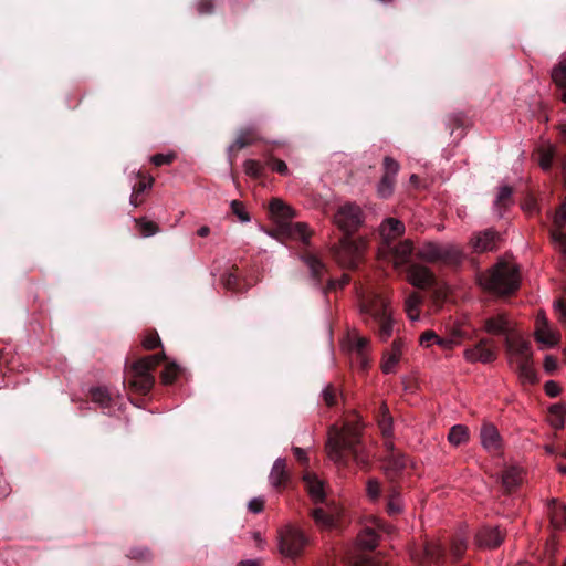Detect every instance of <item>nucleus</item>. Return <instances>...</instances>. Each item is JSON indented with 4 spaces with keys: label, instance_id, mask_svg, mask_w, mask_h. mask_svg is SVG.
Returning <instances> with one entry per match:
<instances>
[{
    "label": "nucleus",
    "instance_id": "nucleus-40",
    "mask_svg": "<svg viewBox=\"0 0 566 566\" xmlns=\"http://www.w3.org/2000/svg\"><path fill=\"white\" fill-rule=\"evenodd\" d=\"M402 509H403V503H402L400 494L397 492H392L388 497L387 512L390 515H396V514L401 513Z\"/></svg>",
    "mask_w": 566,
    "mask_h": 566
},
{
    "label": "nucleus",
    "instance_id": "nucleus-57",
    "mask_svg": "<svg viewBox=\"0 0 566 566\" xmlns=\"http://www.w3.org/2000/svg\"><path fill=\"white\" fill-rule=\"evenodd\" d=\"M248 509L254 514L262 512L264 509V500L262 497H253L248 503Z\"/></svg>",
    "mask_w": 566,
    "mask_h": 566
},
{
    "label": "nucleus",
    "instance_id": "nucleus-45",
    "mask_svg": "<svg viewBox=\"0 0 566 566\" xmlns=\"http://www.w3.org/2000/svg\"><path fill=\"white\" fill-rule=\"evenodd\" d=\"M230 208H231L232 212L238 217V219L241 222H249L250 221V216L245 211V208H244L242 202H240L238 200H232L230 202Z\"/></svg>",
    "mask_w": 566,
    "mask_h": 566
},
{
    "label": "nucleus",
    "instance_id": "nucleus-7",
    "mask_svg": "<svg viewBox=\"0 0 566 566\" xmlns=\"http://www.w3.org/2000/svg\"><path fill=\"white\" fill-rule=\"evenodd\" d=\"M366 245L367 242L364 238L353 239L350 234L344 233V237L335 248L336 258L344 266H355Z\"/></svg>",
    "mask_w": 566,
    "mask_h": 566
},
{
    "label": "nucleus",
    "instance_id": "nucleus-63",
    "mask_svg": "<svg viewBox=\"0 0 566 566\" xmlns=\"http://www.w3.org/2000/svg\"><path fill=\"white\" fill-rule=\"evenodd\" d=\"M547 327L549 326L546 315L543 312H539L536 317V327Z\"/></svg>",
    "mask_w": 566,
    "mask_h": 566
},
{
    "label": "nucleus",
    "instance_id": "nucleus-31",
    "mask_svg": "<svg viewBox=\"0 0 566 566\" xmlns=\"http://www.w3.org/2000/svg\"><path fill=\"white\" fill-rule=\"evenodd\" d=\"M469 440V430L465 426L462 424H455L453 426L448 434V441L452 446H461Z\"/></svg>",
    "mask_w": 566,
    "mask_h": 566
},
{
    "label": "nucleus",
    "instance_id": "nucleus-10",
    "mask_svg": "<svg viewBox=\"0 0 566 566\" xmlns=\"http://www.w3.org/2000/svg\"><path fill=\"white\" fill-rule=\"evenodd\" d=\"M369 524L366 525L357 536V545L364 549H374L379 539V532L390 533L391 526L381 522L378 517L371 516Z\"/></svg>",
    "mask_w": 566,
    "mask_h": 566
},
{
    "label": "nucleus",
    "instance_id": "nucleus-15",
    "mask_svg": "<svg viewBox=\"0 0 566 566\" xmlns=\"http://www.w3.org/2000/svg\"><path fill=\"white\" fill-rule=\"evenodd\" d=\"M463 333L461 329H454L449 336L440 337L433 331H426L420 336V344L424 347H430L431 343L439 345L443 349H452L459 346L462 342Z\"/></svg>",
    "mask_w": 566,
    "mask_h": 566
},
{
    "label": "nucleus",
    "instance_id": "nucleus-42",
    "mask_svg": "<svg viewBox=\"0 0 566 566\" xmlns=\"http://www.w3.org/2000/svg\"><path fill=\"white\" fill-rule=\"evenodd\" d=\"M554 151L555 150L552 145L543 146L539 149V165L542 169L547 170L551 167Z\"/></svg>",
    "mask_w": 566,
    "mask_h": 566
},
{
    "label": "nucleus",
    "instance_id": "nucleus-37",
    "mask_svg": "<svg viewBox=\"0 0 566 566\" xmlns=\"http://www.w3.org/2000/svg\"><path fill=\"white\" fill-rule=\"evenodd\" d=\"M520 378L525 382H534L536 380L535 371L532 367V359L515 364Z\"/></svg>",
    "mask_w": 566,
    "mask_h": 566
},
{
    "label": "nucleus",
    "instance_id": "nucleus-46",
    "mask_svg": "<svg viewBox=\"0 0 566 566\" xmlns=\"http://www.w3.org/2000/svg\"><path fill=\"white\" fill-rule=\"evenodd\" d=\"M552 239L555 248L566 256V233L562 232L560 230H553Z\"/></svg>",
    "mask_w": 566,
    "mask_h": 566
},
{
    "label": "nucleus",
    "instance_id": "nucleus-59",
    "mask_svg": "<svg viewBox=\"0 0 566 566\" xmlns=\"http://www.w3.org/2000/svg\"><path fill=\"white\" fill-rule=\"evenodd\" d=\"M559 391H560V388L556 381L549 380L545 384V392L547 396L556 397V396H558Z\"/></svg>",
    "mask_w": 566,
    "mask_h": 566
},
{
    "label": "nucleus",
    "instance_id": "nucleus-33",
    "mask_svg": "<svg viewBox=\"0 0 566 566\" xmlns=\"http://www.w3.org/2000/svg\"><path fill=\"white\" fill-rule=\"evenodd\" d=\"M548 421L549 424L555 429H562L565 423V406L553 405L548 409Z\"/></svg>",
    "mask_w": 566,
    "mask_h": 566
},
{
    "label": "nucleus",
    "instance_id": "nucleus-14",
    "mask_svg": "<svg viewBox=\"0 0 566 566\" xmlns=\"http://www.w3.org/2000/svg\"><path fill=\"white\" fill-rule=\"evenodd\" d=\"M346 346L352 355H355L361 369L368 366L369 339L354 331L347 335Z\"/></svg>",
    "mask_w": 566,
    "mask_h": 566
},
{
    "label": "nucleus",
    "instance_id": "nucleus-12",
    "mask_svg": "<svg viewBox=\"0 0 566 566\" xmlns=\"http://www.w3.org/2000/svg\"><path fill=\"white\" fill-rule=\"evenodd\" d=\"M400 165L397 160L391 157H385L384 159V176L381 177L377 186V195L382 198H389L395 188V179L399 172Z\"/></svg>",
    "mask_w": 566,
    "mask_h": 566
},
{
    "label": "nucleus",
    "instance_id": "nucleus-16",
    "mask_svg": "<svg viewBox=\"0 0 566 566\" xmlns=\"http://www.w3.org/2000/svg\"><path fill=\"white\" fill-rule=\"evenodd\" d=\"M483 331L491 335L504 336L514 334V323L505 313H496L484 319Z\"/></svg>",
    "mask_w": 566,
    "mask_h": 566
},
{
    "label": "nucleus",
    "instance_id": "nucleus-29",
    "mask_svg": "<svg viewBox=\"0 0 566 566\" xmlns=\"http://www.w3.org/2000/svg\"><path fill=\"white\" fill-rule=\"evenodd\" d=\"M254 130L252 128L242 129L239 132L235 140L229 147V151L240 150L255 143Z\"/></svg>",
    "mask_w": 566,
    "mask_h": 566
},
{
    "label": "nucleus",
    "instance_id": "nucleus-28",
    "mask_svg": "<svg viewBox=\"0 0 566 566\" xmlns=\"http://www.w3.org/2000/svg\"><path fill=\"white\" fill-rule=\"evenodd\" d=\"M524 471L518 467H510L503 471L502 482L506 490L511 491L522 483Z\"/></svg>",
    "mask_w": 566,
    "mask_h": 566
},
{
    "label": "nucleus",
    "instance_id": "nucleus-56",
    "mask_svg": "<svg viewBox=\"0 0 566 566\" xmlns=\"http://www.w3.org/2000/svg\"><path fill=\"white\" fill-rule=\"evenodd\" d=\"M160 339L156 333L147 334L143 339V346L146 349H154L159 346Z\"/></svg>",
    "mask_w": 566,
    "mask_h": 566
},
{
    "label": "nucleus",
    "instance_id": "nucleus-48",
    "mask_svg": "<svg viewBox=\"0 0 566 566\" xmlns=\"http://www.w3.org/2000/svg\"><path fill=\"white\" fill-rule=\"evenodd\" d=\"M244 172L251 177H259L262 171L261 165L253 159H248L243 164Z\"/></svg>",
    "mask_w": 566,
    "mask_h": 566
},
{
    "label": "nucleus",
    "instance_id": "nucleus-55",
    "mask_svg": "<svg viewBox=\"0 0 566 566\" xmlns=\"http://www.w3.org/2000/svg\"><path fill=\"white\" fill-rule=\"evenodd\" d=\"M174 154H156L150 157V161L155 166L169 165L174 160Z\"/></svg>",
    "mask_w": 566,
    "mask_h": 566
},
{
    "label": "nucleus",
    "instance_id": "nucleus-51",
    "mask_svg": "<svg viewBox=\"0 0 566 566\" xmlns=\"http://www.w3.org/2000/svg\"><path fill=\"white\" fill-rule=\"evenodd\" d=\"M322 397L327 406H333L336 402L337 390L333 386L327 385L322 391Z\"/></svg>",
    "mask_w": 566,
    "mask_h": 566
},
{
    "label": "nucleus",
    "instance_id": "nucleus-18",
    "mask_svg": "<svg viewBox=\"0 0 566 566\" xmlns=\"http://www.w3.org/2000/svg\"><path fill=\"white\" fill-rule=\"evenodd\" d=\"M412 251L413 242L409 239H406L394 247L390 244L389 249H385V254H380V256L385 258L387 254H390L394 266L400 268L408 263Z\"/></svg>",
    "mask_w": 566,
    "mask_h": 566
},
{
    "label": "nucleus",
    "instance_id": "nucleus-62",
    "mask_svg": "<svg viewBox=\"0 0 566 566\" xmlns=\"http://www.w3.org/2000/svg\"><path fill=\"white\" fill-rule=\"evenodd\" d=\"M252 537H253V541H254L256 547L260 548V549H263L264 545H265V541L262 537L261 533L260 532H254L252 534Z\"/></svg>",
    "mask_w": 566,
    "mask_h": 566
},
{
    "label": "nucleus",
    "instance_id": "nucleus-52",
    "mask_svg": "<svg viewBox=\"0 0 566 566\" xmlns=\"http://www.w3.org/2000/svg\"><path fill=\"white\" fill-rule=\"evenodd\" d=\"M92 398L94 401L101 403L102 406H107L111 400L107 390L102 389V388L93 389Z\"/></svg>",
    "mask_w": 566,
    "mask_h": 566
},
{
    "label": "nucleus",
    "instance_id": "nucleus-53",
    "mask_svg": "<svg viewBox=\"0 0 566 566\" xmlns=\"http://www.w3.org/2000/svg\"><path fill=\"white\" fill-rule=\"evenodd\" d=\"M268 165L272 170L279 172L280 175L286 176L289 174L287 165L281 159L272 158L269 160Z\"/></svg>",
    "mask_w": 566,
    "mask_h": 566
},
{
    "label": "nucleus",
    "instance_id": "nucleus-60",
    "mask_svg": "<svg viewBox=\"0 0 566 566\" xmlns=\"http://www.w3.org/2000/svg\"><path fill=\"white\" fill-rule=\"evenodd\" d=\"M557 368V361L554 357L552 356H546L545 359H544V369L547 371V373H552L554 371L555 369Z\"/></svg>",
    "mask_w": 566,
    "mask_h": 566
},
{
    "label": "nucleus",
    "instance_id": "nucleus-6",
    "mask_svg": "<svg viewBox=\"0 0 566 566\" xmlns=\"http://www.w3.org/2000/svg\"><path fill=\"white\" fill-rule=\"evenodd\" d=\"M417 256L426 262L458 263L462 258V251L452 243L439 244L434 242L424 243L417 252Z\"/></svg>",
    "mask_w": 566,
    "mask_h": 566
},
{
    "label": "nucleus",
    "instance_id": "nucleus-34",
    "mask_svg": "<svg viewBox=\"0 0 566 566\" xmlns=\"http://www.w3.org/2000/svg\"><path fill=\"white\" fill-rule=\"evenodd\" d=\"M512 193H513V190L511 187H509V186L500 187L499 192L495 198V201H494V207H495V209L499 210L500 213H501L502 209H504L513 203Z\"/></svg>",
    "mask_w": 566,
    "mask_h": 566
},
{
    "label": "nucleus",
    "instance_id": "nucleus-44",
    "mask_svg": "<svg viewBox=\"0 0 566 566\" xmlns=\"http://www.w3.org/2000/svg\"><path fill=\"white\" fill-rule=\"evenodd\" d=\"M305 263L307 264L314 279H318L324 272V265L321 263L318 259H316L313 255L306 256Z\"/></svg>",
    "mask_w": 566,
    "mask_h": 566
},
{
    "label": "nucleus",
    "instance_id": "nucleus-26",
    "mask_svg": "<svg viewBox=\"0 0 566 566\" xmlns=\"http://www.w3.org/2000/svg\"><path fill=\"white\" fill-rule=\"evenodd\" d=\"M307 492L314 503H322L325 500L324 484L313 473L304 475Z\"/></svg>",
    "mask_w": 566,
    "mask_h": 566
},
{
    "label": "nucleus",
    "instance_id": "nucleus-24",
    "mask_svg": "<svg viewBox=\"0 0 566 566\" xmlns=\"http://www.w3.org/2000/svg\"><path fill=\"white\" fill-rule=\"evenodd\" d=\"M402 348L403 343L398 339L392 343L391 348L385 354L381 364V369L385 374H392L396 371V368L402 357Z\"/></svg>",
    "mask_w": 566,
    "mask_h": 566
},
{
    "label": "nucleus",
    "instance_id": "nucleus-9",
    "mask_svg": "<svg viewBox=\"0 0 566 566\" xmlns=\"http://www.w3.org/2000/svg\"><path fill=\"white\" fill-rule=\"evenodd\" d=\"M463 358L470 364H491L497 358L496 346L490 338H482L464 349Z\"/></svg>",
    "mask_w": 566,
    "mask_h": 566
},
{
    "label": "nucleus",
    "instance_id": "nucleus-8",
    "mask_svg": "<svg viewBox=\"0 0 566 566\" xmlns=\"http://www.w3.org/2000/svg\"><path fill=\"white\" fill-rule=\"evenodd\" d=\"M363 222V211L355 203L348 202L340 206L334 216V223L346 234L357 231Z\"/></svg>",
    "mask_w": 566,
    "mask_h": 566
},
{
    "label": "nucleus",
    "instance_id": "nucleus-43",
    "mask_svg": "<svg viewBox=\"0 0 566 566\" xmlns=\"http://www.w3.org/2000/svg\"><path fill=\"white\" fill-rule=\"evenodd\" d=\"M443 552L444 548L440 542H430L424 547L426 556L432 560H438Z\"/></svg>",
    "mask_w": 566,
    "mask_h": 566
},
{
    "label": "nucleus",
    "instance_id": "nucleus-64",
    "mask_svg": "<svg viewBox=\"0 0 566 566\" xmlns=\"http://www.w3.org/2000/svg\"><path fill=\"white\" fill-rule=\"evenodd\" d=\"M237 566H259L255 560H242Z\"/></svg>",
    "mask_w": 566,
    "mask_h": 566
},
{
    "label": "nucleus",
    "instance_id": "nucleus-17",
    "mask_svg": "<svg viewBox=\"0 0 566 566\" xmlns=\"http://www.w3.org/2000/svg\"><path fill=\"white\" fill-rule=\"evenodd\" d=\"M379 233L382 239L379 254H385V249H389L391 242L405 233V224L398 219L386 218L379 226Z\"/></svg>",
    "mask_w": 566,
    "mask_h": 566
},
{
    "label": "nucleus",
    "instance_id": "nucleus-3",
    "mask_svg": "<svg viewBox=\"0 0 566 566\" xmlns=\"http://www.w3.org/2000/svg\"><path fill=\"white\" fill-rule=\"evenodd\" d=\"M360 313L364 315L365 323L377 329L381 340H387L394 329L392 311L389 301L380 295L373 293L368 295L360 304Z\"/></svg>",
    "mask_w": 566,
    "mask_h": 566
},
{
    "label": "nucleus",
    "instance_id": "nucleus-35",
    "mask_svg": "<svg viewBox=\"0 0 566 566\" xmlns=\"http://www.w3.org/2000/svg\"><path fill=\"white\" fill-rule=\"evenodd\" d=\"M379 428L382 436L386 438L385 441L391 440L392 436V418L389 415V410L386 405L381 406V417L378 420Z\"/></svg>",
    "mask_w": 566,
    "mask_h": 566
},
{
    "label": "nucleus",
    "instance_id": "nucleus-11",
    "mask_svg": "<svg viewBox=\"0 0 566 566\" xmlns=\"http://www.w3.org/2000/svg\"><path fill=\"white\" fill-rule=\"evenodd\" d=\"M505 347L509 356V361L515 365L521 361L531 360L532 350L527 340L523 339L520 335H507L505 339Z\"/></svg>",
    "mask_w": 566,
    "mask_h": 566
},
{
    "label": "nucleus",
    "instance_id": "nucleus-30",
    "mask_svg": "<svg viewBox=\"0 0 566 566\" xmlns=\"http://www.w3.org/2000/svg\"><path fill=\"white\" fill-rule=\"evenodd\" d=\"M315 524L324 530H329L335 525V516L326 513L322 507L314 509L311 513Z\"/></svg>",
    "mask_w": 566,
    "mask_h": 566
},
{
    "label": "nucleus",
    "instance_id": "nucleus-61",
    "mask_svg": "<svg viewBox=\"0 0 566 566\" xmlns=\"http://www.w3.org/2000/svg\"><path fill=\"white\" fill-rule=\"evenodd\" d=\"M293 453H294L295 458L301 463H306L307 462V454H306V451L304 449L298 448V447H294L293 448Z\"/></svg>",
    "mask_w": 566,
    "mask_h": 566
},
{
    "label": "nucleus",
    "instance_id": "nucleus-27",
    "mask_svg": "<svg viewBox=\"0 0 566 566\" xmlns=\"http://www.w3.org/2000/svg\"><path fill=\"white\" fill-rule=\"evenodd\" d=\"M535 339L545 348L554 347L559 343L560 335L558 332L547 327H536L535 328Z\"/></svg>",
    "mask_w": 566,
    "mask_h": 566
},
{
    "label": "nucleus",
    "instance_id": "nucleus-36",
    "mask_svg": "<svg viewBox=\"0 0 566 566\" xmlns=\"http://www.w3.org/2000/svg\"><path fill=\"white\" fill-rule=\"evenodd\" d=\"M551 521L554 527H566V506L559 503H554L551 510Z\"/></svg>",
    "mask_w": 566,
    "mask_h": 566
},
{
    "label": "nucleus",
    "instance_id": "nucleus-4",
    "mask_svg": "<svg viewBox=\"0 0 566 566\" xmlns=\"http://www.w3.org/2000/svg\"><path fill=\"white\" fill-rule=\"evenodd\" d=\"M163 355L155 354L135 361L129 370V385L140 394H146L154 385L155 378L151 370L161 361Z\"/></svg>",
    "mask_w": 566,
    "mask_h": 566
},
{
    "label": "nucleus",
    "instance_id": "nucleus-49",
    "mask_svg": "<svg viewBox=\"0 0 566 566\" xmlns=\"http://www.w3.org/2000/svg\"><path fill=\"white\" fill-rule=\"evenodd\" d=\"M178 375V367L174 364H169L165 367L161 374V380L164 384L168 385L175 381Z\"/></svg>",
    "mask_w": 566,
    "mask_h": 566
},
{
    "label": "nucleus",
    "instance_id": "nucleus-41",
    "mask_svg": "<svg viewBox=\"0 0 566 566\" xmlns=\"http://www.w3.org/2000/svg\"><path fill=\"white\" fill-rule=\"evenodd\" d=\"M135 222L138 224L144 237H151L159 231L158 226L154 221L145 218L135 219Z\"/></svg>",
    "mask_w": 566,
    "mask_h": 566
},
{
    "label": "nucleus",
    "instance_id": "nucleus-20",
    "mask_svg": "<svg viewBox=\"0 0 566 566\" xmlns=\"http://www.w3.org/2000/svg\"><path fill=\"white\" fill-rule=\"evenodd\" d=\"M269 210L272 219L282 227L295 217L294 210L279 198L271 200Z\"/></svg>",
    "mask_w": 566,
    "mask_h": 566
},
{
    "label": "nucleus",
    "instance_id": "nucleus-54",
    "mask_svg": "<svg viewBox=\"0 0 566 566\" xmlns=\"http://www.w3.org/2000/svg\"><path fill=\"white\" fill-rule=\"evenodd\" d=\"M467 548V541L463 537L454 539L451 546V552L455 558H460Z\"/></svg>",
    "mask_w": 566,
    "mask_h": 566
},
{
    "label": "nucleus",
    "instance_id": "nucleus-50",
    "mask_svg": "<svg viewBox=\"0 0 566 566\" xmlns=\"http://www.w3.org/2000/svg\"><path fill=\"white\" fill-rule=\"evenodd\" d=\"M381 486L378 480L370 479L367 482V494L371 500H377L380 496Z\"/></svg>",
    "mask_w": 566,
    "mask_h": 566
},
{
    "label": "nucleus",
    "instance_id": "nucleus-5",
    "mask_svg": "<svg viewBox=\"0 0 566 566\" xmlns=\"http://www.w3.org/2000/svg\"><path fill=\"white\" fill-rule=\"evenodd\" d=\"M308 544V538L304 532L292 525L287 524L279 531V551L287 558H295L300 556Z\"/></svg>",
    "mask_w": 566,
    "mask_h": 566
},
{
    "label": "nucleus",
    "instance_id": "nucleus-39",
    "mask_svg": "<svg viewBox=\"0 0 566 566\" xmlns=\"http://www.w3.org/2000/svg\"><path fill=\"white\" fill-rule=\"evenodd\" d=\"M552 78L558 86L566 85V59L562 60L552 71Z\"/></svg>",
    "mask_w": 566,
    "mask_h": 566
},
{
    "label": "nucleus",
    "instance_id": "nucleus-38",
    "mask_svg": "<svg viewBox=\"0 0 566 566\" xmlns=\"http://www.w3.org/2000/svg\"><path fill=\"white\" fill-rule=\"evenodd\" d=\"M289 234L294 238H298L302 241H306L310 237V231L306 223L295 222L290 223L289 226Z\"/></svg>",
    "mask_w": 566,
    "mask_h": 566
},
{
    "label": "nucleus",
    "instance_id": "nucleus-58",
    "mask_svg": "<svg viewBox=\"0 0 566 566\" xmlns=\"http://www.w3.org/2000/svg\"><path fill=\"white\" fill-rule=\"evenodd\" d=\"M554 310L558 315L559 321L566 322V302L558 300L554 303Z\"/></svg>",
    "mask_w": 566,
    "mask_h": 566
},
{
    "label": "nucleus",
    "instance_id": "nucleus-25",
    "mask_svg": "<svg viewBox=\"0 0 566 566\" xmlns=\"http://www.w3.org/2000/svg\"><path fill=\"white\" fill-rule=\"evenodd\" d=\"M289 480V473L286 470V462L284 459L279 458L274 461L272 469L269 474L270 484L273 488H280L284 485Z\"/></svg>",
    "mask_w": 566,
    "mask_h": 566
},
{
    "label": "nucleus",
    "instance_id": "nucleus-1",
    "mask_svg": "<svg viewBox=\"0 0 566 566\" xmlns=\"http://www.w3.org/2000/svg\"><path fill=\"white\" fill-rule=\"evenodd\" d=\"M361 426L358 419L346 420L342 428L332 427L328 431L327 454L337 464H345L347 455L361 465L367 464V459L358 450Z\"/></svg>",
    "mask_w": 566,
    "mask_h": 566
},
{
    "label": "nucleus",
    "instance_id": "nucleus-19",
    "mask_svg": "<svg viewBox=\"0 0 566 566\" xmlns=\"http://www.w3.org/2000/svg\"><path fill=\"white\" fill-rule=\"evenodd\" d=\"M408 282L418 289H426L432 285L433 274L423 265L411 264L407 273Z\"/></svg>",
    "mask_w": 566,
    "mask_h": 566
},
{
    "label": "nucleus",
    "instance_id": "nucleus-47",
    "mask_svg": "<svg viewBox=\"0 0 566 566\" xmlns=\"http://www.w3.org/2000/svg\"><path fill=\"white\" fill-rule=\"evenodd\" d=\"M127 556L130 559H135V560H149L150 552L146 547H134L128 552Z\"/></svg>",
    "mask_w": 566,
    "mask_h": 566
},
{
    "label": "nucleus",
    "instance_id": "nucleus-23",
    "mask_svg": "<svg viewBox=\"0 0 566 566\" xmlns=\"http://www.w3.org/2000/svg\"><path fill=\"white\" fill-rule=\"evenodd\" d=\"M497 233L491 229L475 233L471 238V245L478 253L492 251L495 248Z\"/></svg>",
    "mask_w": 566,
    "mask_h": 566
},
{
    "label": "nucleus",
    "instance_id": "nucleus-21",
    "mask_svg": "<svg viewBox=\"0 0 566 566\" xmlns=\"http://www.w3.org/2000/svg\"><path fill=\"white\" fill-rule=\"evenodd\" d=\"M503 539L504 535L497 527H483L475 536L476 544L484 548H495Z\"/></svg>",
    "mask_w": 566,
    "mask_h": 566
},
{
    "label": "nucleus",
    "instance_id": "nucleus-32",
    "mask_svg": "<svg viewBox=\"0 0 566 566\" xmlns=\"http://www.w3.org/2000/svg\"><path fill=\"white\" fill-rule=\"evenodd\" d=\"M422 303V297L418 293H411L405 302L406 313L410 321L419 319V306Z\"/></svg>",
    "mask_w": 566,
    "mask_h": 566
},
{
    "label": "nucleus",
    "instance_id": "nucleus-22",
    "mask_svg": "<svg viewBox=\"0 0 566 566\" xmlns=\"http://www.w3.org/2000/svg\"><path fill=\"white\" fill-rule=\"evenodd\" d=\"M481 443L489 452L495 453L501 450L502 440L497 429L491 424L485 423L481 428Z\"/></svg>",
    "mask_w": 566,
    "mask_h": 566
},
{
    "label": "nucleus",
    "instance_id": "nucleus-13",
    "mask_svg": "<svg viewBox=\"0 0 566 566\" xmlns=\"http://www.w3.org/2000/svg\"><path fill=\"white\" fill-rule=\"evenodd\" d=\"M388 454L384 460V471L389 479L398 476L407 467L408 461L406 458L395 451V446L391 440H387L384 443Z\"/></svg>",
    "mask_w": 566,
    "mask_h": 566
},
{
    "label": "nucleus",
    "instance_id": "nucleus-2",
    "mask_svg": "<svg viewBox=\"0 0 566 566\" xmlns=\"http://www.w3.org/2000/svg\"><path fill=\"white\" fill-rule=\"evenodd\" d=\"M476 281L485 291L499 295L511 294L520 287V269L512 261H499L489 271L479 273Z\"/></svg>",
    "mask_w": 566,
    "mask_h": 566
}]
</instances>
